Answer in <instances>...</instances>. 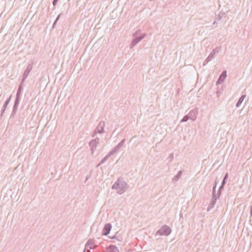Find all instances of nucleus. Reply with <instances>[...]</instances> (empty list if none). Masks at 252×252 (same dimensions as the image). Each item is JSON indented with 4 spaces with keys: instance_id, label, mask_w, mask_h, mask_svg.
<instances>
[{
    "instance_id": "7ed1b4c3",
    "label": "nucleus",
    "mask_w": 252,
    "mask_h": 252,
    "mask_svg": "<svg viewBox=\"0 0 252 252\" xmlns=\"http://www.w3.org/2000/svg\"><path fill=\"white\" fill-rule=\"evenodd\" d=\"M171 232V229L166 225H163L157 231L156 235H169Z\"/></svg>"
},
{
    "instance_id": "2f4dec72",
    "label": "nucleus",
    "mask_w": 252,
    "mask_h": 252,
    "mask_svg": "<svg viewBox=\"0 0 252 252\" xmlns=\"http://www.w3.org/2000/svg\"><path fill=\"white\" fill-rule=\"evenodd\" d=\"M218 183V182L217 181V180H216L215 181L214 186H217Z\"/></svg>"
},
{
    "instance_id": "f3484780",
    "label": "nucleus",
    "mask_w": 252,
    "mask_h": 252,
    "mask_svg": "<svg viewBox=\"0 0 252 252\" xmlns=\"http://www.w3.org/2000/svg\"><path fill=\"white\" fill-rule=\"evenodd\" d=\"M112 155H113L110 152L104 158L101 160L99 163L97 165V166H99L101 164L104 163L108 159V158Z\"/></svg>"
},
{
    "instance_id": "20e7f679",
    "label": "nucleus",
    "mask_w": 252,
    "mask_h": 252,
    "mask_svg": "<svg viewBox=\"0 0 252 252\" xmlns=\"http://www.w3.org/2000/svg\"><path fill=\"white\" fill-rule=\"evenodd\" d=\"M105 123L100 121L92 134V137H94L97 133L101 134L104 132Z\"/></svg>"
},
{
    "instance_id": "f8f14e48",
    "label": "nucleus",
    "mask_w": 252,
    "mask_h": 252,
    "mask_svg": "<svg viewBox=\"0 0 252 252\" xmlns=\"http://www.w3.org/2000/svg\"><path fill=\"white\" fill-rule=\"evenodd\" d=\"M11 96L12 95H11L9 98L5 101L3 105V107H2V109L1 110V114H0V118H1V117H2L4 113L5 112V109L7 106V105H8V104L10 102V101L11 100Z\"/></svg>"
},
{
    "instance_id": "ddd939ff",
    "label": "nucleus",
    "mask_w": 252,
    "mask_h": 252,
    "mask_svg": "<svg viewBox=\"0 0 252 252\" xmlns=\"http://www.w3.org/2000/svg\"><path fill=\"white\" fill-rule=\"evenodd\" d=\"M226 77V71L224 70L222 71L220 75V76L219 79H218L217 81V84H219L223 82L225 79Z\"/></svg>"
},
{
    "instance_id": "6ab92c4d",
    "label": "nucleus",
    "mask_w": 252,
    "mask_h": 252,
    "mask_svg": "<svg viewBox=\"0 0 252 252\" xmlns=\"http://www.w3.org/2000/svg\"><path fill=\"white\" fill-rule=\"evenodd\" d=\"M246 95H242L238 99V101L236 103V107H239L240 105L242 104V102L244 101L245 98L246 97Z\"/></svg>"
},
{
    "instance_id": "4468645a",
    "label": "nucleus",
    "mask_w": 252,
    "mask_h": 252,
    "mask_svg": "<svg viewBox=\"0 0 252 252\" xmlns=\"http://www.w3.org/2000/svg\"><path fill=\"white\" fill-rule=\"evenodd\" d=\"M217 200V199L216 196H214V195H213L212 200L208 206L207 211H209L211 209H212L214 207L216 203Z\"/></svg>"
},
{
    "instance_id": "423d86ee",
    "label": "nucleus",
    "mask_w": 252,
    "mask_h": 252,
    "mask_svg": "<svg viewBox=\"0 0 252 252\" xmlns=\"http://www.w3.org/2000/svg\"><path fill=\"white\" fill-rule=\"evenodd\" d=\"M98 246L94 244V241L93 239H89L85 244V249L87 252H91V249H95Z\"/></svg>"
},
{
    "instance_id": "a878e982",
    "label": "nucleus",
    "mask_w": 252,
    "mask_h": 252,
    "mask_svg": "<svg viewBox=\"0 0 252 252\" xmlns=\"http://www.w3.org/2000/svg\"><path fill=\"white\" fill-rule=\"evenodd\" d=\"M22 90H23V86L21 85H19L17 91L18 92H22Z\"/></svg>"
},
{
    "instance_id": "aec40b11",
    "label": "nucleus",
    "mask_w": 252,
    "mask_h": 252,
    "mask_svg": "<svg viewBox=\"0 0 252 252\" xmlns=\"http://www.w3.org/2000/svg\"><path fill=\"white\" fill-rule=\"evenodd\" d=\"M228 178V173H226L225 175L224 176V178L221 182V184L222 185H225L226 183V180H227Z\"/></svg>"
},
{
    "instance_id": "2eb2a0df",
    "label": "nucleus",
    "mask_w": 252,
    "mask_h": 252,
    "mask_svg": "<svg viewBox=\"0 0 252 252\" xmlns=\"http://www.w3.org/2000/svg\"><path fill=\"white\" fill-rule=\"evenodd\" d=\"M106 252H119V250L116 246L110 245L106 249Z\"/></svg>"
},
{
    "instance_id": "473e14b6",
    "label": "nucleus",
    "mask_w": 252,
    "mask_h": 252,
    "mask_svg": "<svg viewBox=\"0 0 252 252\" xmlns=\"http://www.w3.org/2000/svg\"><path fill=\"white\" fill-rule=\"evenodd\" d=\"M57 21H56V20H55L53 23V27H54L55 26V25L56 24Z\"/></svg>"
},
{
    "instance_id": "a211bd4d",
    "label": "nucleus",
    "mask_w": 252,
    "mask_h": 252,
    "mask_svg": "<svg viewBox=\"0 0 252 252\" xmlns=\"http://www.w3.org/2000/svg\"><path fill=\"white\" fill-rule=\"evenodd\" d=\"M182 171H180L178 172V174L173 178L172 179V182L173 183H175L176 182H177L179 179H180V178L181 177V176H182Z\"/></svg>"
},
{
    "instance_id": "4be33fe9",
    "label": "nucleus",
    "mask_w": 252,
    "mask_h": 252,
    "mask_svg": "<svg viewBox=\"0 0 252 252\" xmlns=\"http://www.w3.org/2000/svg\"><path fill=\"white\" fill-rule=\"evenodd\" d=\"M216 187L217 186H214L213 187V189H212V196L214 195V196H216Z\"/></svg>"
},
{
    "instance_id": "9d476101",
    "label": "nucleus",
    "mask_w": 252,
    "mask_h": 252,
    "mask_svg": "<svg viewBox=\"0 0 252 252\" xmlns=\"http://www.w3.org/2000/svg\"><path fill=\"white\" fill-rule=\"evenodd\" d=\"M32 64H29L23 74V81H25L27 77L28 76L30 72L32 70Z\"/></svg>"
},
{
    "instance_id": "39448f33",
    "label": "nucleus",
    "mask_w": 252,
    "mask_h": 252,
    "mask_svg": "<svg viewBox=\"0 0 252 252\" xmlns=\"http://www.w3.org/2000/svg\"><path fill=\"white\" fill-rule=\"evenodd\" d=\"M99 138L96 137L94 139H92L89 142V145L91 148V153L92 155L94 154V151L96 149L97 146L99 144Z\"/></svg>"
},
{
    "instance_id": "f257e3e1",
    "label": "nucleus",
    "mask_w": 252,
    "mask_h": 252,
    "mask_svg": "<svg viewBox=\"0 0 252 252\" xmlns=\"http://www.w3.org/2000/svg\"><path fill=\"white\" fill-rule=\"evenodd\" d=\"M126 186L127 183L123 178H119L113 185L112 189L117 190L118 194H122L126 191Z\"/></svg>"
},
{
    "instance_id": "f03ea898",
    "label": "nucleus",
    "mask_w": 252,
    "mask_h": 252,
    "mask_svg": "<svg viewBox=\"0 0 252 252\" xmlns=\"http://www.w3.org/2000/svg\"><path fill=\"white\" fill-rule=\"evenodd\" d=\"M140 35V31L138 30L136 31L133 36V39L132 40L131 45V47L135 46L138 43H139L142 39H143L146 36V33H143L141 35Z\"/></svg>"
},
{
    "instance_id": "b1692460",
    "label": "nucleus",
    "mask_w": 252,
    "mask_h": 252,
    "mask_svg": "<svg viewBox=\"0 0 252 252\" xmlns=\"http://www.w3.org/2000/svg\"><path fill=\"white\" fill-rule=\"evenodd\" d=\"M21 92H18L17 91L16 96V98H20V96H21Z\"/></svg>"
},
{
    "instance_id": "dca6fc26",
    "label": "nucleus",
    "mask_w": 252,
    "mask_h": 252,
    "mask_svg": "<svg viewBox=\"0 0 252 252\" xmlns=\"http://www.w3.org/2000/svg\"><path fill=\"white\" fill-rule=\"evenodd\" d=\"M190 119L194 121L196 118V112L194 110L190 111L188 114Z\"/></svg>"
},
{
    "instance_id": "9b49d317",
    "label": "nucleus",
    "mask_w": 252,
    "mask_h": 252,
    "mask_svg": "<svg viewBox=\"0 0 252 252\" xmlns=\"http://www.w3.org/2000/svg\"><path fill=\"white\" fill-rule=\"evenodd\" d=\"M125 142V139L122 140L116 146H115L111 151H110L111 153L113 155H114L115 153L118 152L120 149L121 148V147L124 145Z\"/></svg>"
},
{
    "instance_id": "7c9ffc66",
    "label": "nucleus",
    "mask_w": 252,
    "mask_h": 252,
    "mask_svg": "<svg viewBox=\"0 0 252 252\" xmlns=\"http://www.w3.org/2000/svg\"><path fill=\"white\" fill-rule=\"evenodd\" d=\"M61 14H60L57 16V17L56 18V20H56V21H58L59 20V19H60V16H61Z\"/></svg>"
},
{
    "instance_id": "393cba45",
    "label": "nucleus",
    "mask_w": 252,
    "mask_h": 252,
    "mask_svg": "<svg viewBox=\"0 0 252 252\" xmlns=\"http://www.w3.org/2000/svg\"><path fill=\"white\" fill-rule=\"evenodd\" d=\"M224 186H225V185H222V184H221V185L220 187V188H219L218 190H219L220 191H221L223 189V188H224Z\"/></svg>"
},
{
    "instance_id": "6e6552de",
    "label": "nucleus",
    "mask_w": 252,
    "mask_h": 252,
    "mask_svg": "<svg viewBox=\"0 0 252 252\" xmlns=\"http://www.w3.org/2000/svg\"><path fill=\"white\" fill-rule=\"evenodd\" d=\"M20 98H15V100L14 101V104L13 107V109H12V113H11V114L10 116V118L14 117V116L15 115V114L17 112V111L18 105L20 103Z\"/></svg>"
},
{
    "instance_id": "bb28decb",
    "label": "nucleus",
    "mask_w": 252,
    "mask_h": 252,
    "mask_svg": "<svg viewBox=\"0 0 252 252\" xmlns=\"http://www.w3.org/2000/svg\"><path fill=\"white\" fill-rule=\"evenodd\" d=\"M59 0H54L53 1V5L55 6L56 5L57 2H58V1Z\"/></svg>"
},
{
    "instance_id": "412c9836",
    "label": "nucleus",
    "mask_w": 252,
    "mask_h": 252,
    "mask_svg": "<svg viewBox=\"0 0 252 252\" xmlns=\"http://www.w3.org/2000/svg\"><path fill=\"white\" fill-rule=\"evenodd\" d=\"M189 119H190L189 118V116L188 115H187L183 117V118L182 119V120H181V122H186Z\"/></svg>"
},
{
    "instance_id": "cd10ccee",
    "label": "nucleus",
    "mask_w": 252,
    "mask_h": 252,
    "mask_svg": "<svg viewBox=\"0 0 252 252\" xmlns=\"http://www.w3.org/2000/svg\"><path fill=\"white\" fill-rule=\"evenodd\" d=\"M173 153H171L170 154V155H169V158H170V161L172 160L173 158Z\"/></svg>"
},
{
    "instance_id": "0eeeda50",
    "label": "nucleus",
    "mask_w": 252,
    "mask_h": 252,
    "mask_svg": "<svg viewBox=\"0 0 252 252\" xmlns=\"http://www.w3.org/2000/svg\"><path fill=\"white\" fill-rule=\"evenodd\" d=\"M219 51L220 49L218 47H217L215 49H213V51L210 53V54L209 55V56L204 62L203 65H205V64H207L210 61H211L213 59H214L216 53H219Z\"/></svg>"
},
{
    "instance_id": "1a4fd4ad",
    "label": "nucleus",
    "mask_w": 252,
    "mask_h": 252,
    "mask_svg": "<svg viewBox=\"0 0 252 252\" xmlns=\"http://www.w3.org/2000/svg\"><path fill=\"white\" fill-rule=\"evenodd\" d=\"M111 228H112V225H111V223H106L104 225V226L102 229V235H104V236L107 235L110 233Z\"/></svg>"
},
{
    "instance_id": "72a5a7b5",
    "label": "nucleus",
    "mask_w": 252,
    "mask_h": 252,
    "mask_svg": "<svg viewBox=\"0 0 252 252\" xmlns=\"http://www.w3.org/2000/svg\"><path fill=\"white\" fill-rule=\"evenodd\" d=\"M24 82V81H23V80H22V81H21V83H20V85H21V86H23V82Z\"/></svg>"
},
{
    "instance_id": "c85d7f7f",
    "label": "nucleus",
    "mask_w": 252,
    "mask_h": 252,
    "mask_svg": "<svg viewBox=\"0 0 252 252\" xmlns=\"http://www.w3.org/2000/svg\"><path fill=\"white\" fill-rule=\"evenodd\" d=\"M250 216L252 217V205L250 207Z\"/></svg>"
},
{
    "instance_id": "5701e85b",
    "label": "nucleus",
    "mask_w": 252,
    "mask_h": 252,
    "mask_svg": "<svg viewBox=\"0 0 252 252\" xmlns=\"http://www.w3.org/2000/svg\"><path fill=\"white\" fill-rule=\"evenodd\" d=\"M221 193V191L218 190L217 194L216 195L217 199H219Z\"/></svg>"
},
{
    "instance_id": "f704fd0d",
    "label": "nucleus",
    "mask_w": 252,
    "mask_h": 252,
    "mask_svg": "<svg viewBox=\"0 0 252 252\" xmlns=\"http://www.w3.org/2000/svg\"><path fill=\"white\" fill-rule=\"evenodd\" d=\"M216 23V21H214V22H213V24H215Z\"/></svg>"
},
{
    "instance_id": "c756f323",
    "label": "nucleus",
    "mask_w": 252,
    "mask_h": 252,
    "mask_svg": "<svg viewBox=\"0 0 252 252\" xmlns=\"http://www.w3.org/2000/svg\"><path fill=\"white\" fill-rule=\"evenodd\" d=\"M217 16L218 17L217 18V19L218 20H220L221 19L222 16L220 14L218 15Z\"/></svg>"
}]
</instances>
